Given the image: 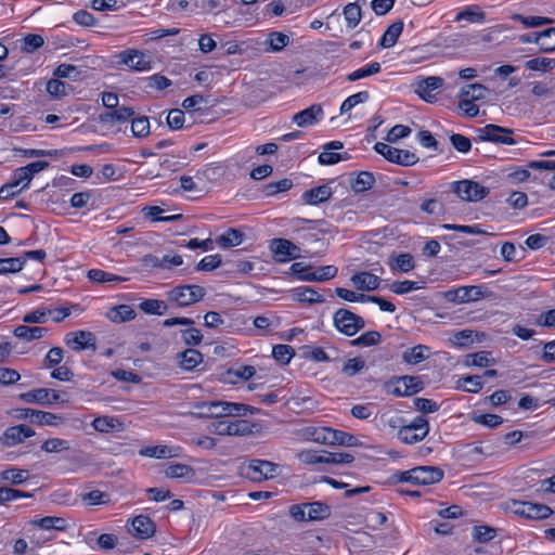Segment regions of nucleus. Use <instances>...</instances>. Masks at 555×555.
I'll return each instance as SVG.
<instances>
[{
	"instance_id": "17",
	"label": "nucleus",
	"mask_w": 555,
	"mask_h": 555,
	"mask_svg": "<svg viewBox=\"0 0 555 555\" xmlns=\"http://www.w3.org/2000/svg\"><path fill=\"white\" fill-rule=\"evenodd\" d=\"M324 118V111L321 104H312L309 107L296 113L293 122L298 127H309L318 124Z\"/></svg>"
},
{
	"instance_id": "19",
	"label": "nucleus",
	"mask_w": 555,
	"mask_h": 555,
	"mask_svg": "<svg viewBox=\"0 0 555 555\" xmlns=\"http://www.w3.org/2000/svg\"><path fill=\"white\" fill-rule=\"evenodd\" d=\"M344 143L340 141H332L324 145L323 152L319 155V163L321 165H335L340 160H348L350 155L347 152L336 153L335 151L341 150Z\"/></svg>"
},
{
	"instance_id": "23",
	"label": "nucleus",
	"mask_w": 555,
	"mask_h": 555,
	"mask_svg": "<svg viewBox=\"0 0 555 555\" xmlns=\"http://www.w3.org/2000/svg\"><path fill=\"white\" fill-rule=\"evenodd\" d=\"M350 281L358 291H375L379 287L380 279L367 271L356 273Z\"/></svg>"
},
{
	"instance_id": "47",
	"label": "nucleus",
	"mask_w": 555,
	"mask_h": 555,
	"mask_svg": "<svg viewBox=\"0 0 555 555\" xmlns=\"http://www.w3.org/2000/svg\"><path fill=\"white\" fill-rule=\"evenodd\" d=\"M254 424L247 420L228 421V436H246L253 434Z\"/></svg>"
},
{
	"instance_id": "15",
	"label": "nucleus",
	"mask_w": 555,
	"mask_h": 555,
	"mask_svg": "<svg viewBox=\"0 0 555 555\" xmlns=\"http://www.w3.org/2000/svg\"><path fill=\"white\" fill-rule=\"evenodd\" d=\"M486 296L482 286H461L444 293V298L449 302H469L477 301Z\"/></svg>"
},
{
	"instance_id": "51",
	"label": "nucleus",
	"mask_w": 555,
	"mask_h": 555,
	"mask_svg": "<svg viewBox=\"0 0 555 555\" xmlns=\"http://www.w3.org/2000/svg\"><path fill=\"white\" fill-rule=\"evenodd\" d=\"M131 132L135 138H145L150 134V121L146 116L132 117Z\"/></svg>"
},
{
	"instance_id": "22",
	"label": "nucleus",
	"mask_w": 555,
	"mask_h": 555,
	"mask_svg": "<svg viewBox=\"0 0 555 555\" xmlns=\"http://www.w3.org/2000/svg\"><path fill=\"white\" fill-rule=\"evenodd\" d=\"M119 63L128 66L131 69L139 72L150 68V61L145 59V54L138 50H128L119 54Z\"/></svg>"
},
{
	"instance_id": "12",
	"label": "nucleus",
	"mask_w": 555,
	"mask_h": 555,
	"mask_svg": "<svg viewBox=\"0 0 555 555\" xmlns=\"http://www.w3.org/2000/svg\"><path fill=\"white\" fill-rule=\"evenodd\" d=\"M35 436V430L24 424L8 427L0 436V446L12 448Z\"/></svg>"
},
{
	"instance_id": "42",
	"label": "nucleus",
	"mask_w": 555,
	"mask_h": 555,
	"mask_svg": "<svg viewBox=\"0 0 555 555\" xmlns=\"http://www.w3.org/2000/svg\"><path fill=\"white\" fill-rule=\"evenodd\" d=\"M18 398L27 403H39L47 404L50 400V389L47 388H37L27 392H23L18 396Z\"/></svg>"
},
{
	"instance_id": "9",
	"label": "nucleus",
	"mask_w": 555,
	"mask_h": 555,
	"mask_svg": "<svg viewBox=\"0 0 555 555\" xmlns=\"http://www.w3.org/2000/svg\"><path fill=\"white\" fill-rule=\"evenodd\" d=\"M512 134V129L493 124H489L483 128L478 129V139L480 141H490L499 144H516V140L513 139Z\"/></svg>"
},
{
	"instance_id": "28",
	"label": "nucleus",
	"mask_w": 555,
	"mask_h": 555,
	"mask_svg": "<svg viewBox=\"0 0 555 555\" xmlns=\"http://www.w3.org/2000/svg\"><path fill=\"white\" fill-rule=\"evenodd\" d=\"M165 476L172 479L192 480L195 477V469L186 464L176 463L170 464L165 469Z\"/></svg>"
},
{
	"instance_id": "11",
	"label": "nucleus",
	"mask_w": 555,
	"mask_h": 555,
	"mask_svg": "<svg viewBox=\"0 0 555 555\" xmlns=\"http://www.w3.org/2000/svg\"><path fill=\"white\" fill-rule=\"evenodd\" d=\"M521 43H539L540 52H555V27L519 36Z\"/></svg>"
},
{
	"instance_id": "37",
	"label": "nucleus",
	"mask_w": 555,
	"mask_h": 555,
	"mask_svg": "<svg viewBox=\"0 0 555 555\" xmlns=\"http://www.w3.org/2000/svg\"><path fill=\"white\" fill-rule=\"evenodd\" d=\"M389 267L391 270H398L404 273L410 272L415 268L414 257L409 253L392 256L389 261Z\"/></svg>"
},
{
	"instance_id": "40",
	"label": "nucleus",
	"mask_w": 555,
	"mask_h": 555,
	"mask_svg": "<svg viewBox=\"0 0 555 555\" xmlns=\"http://www.w3.org/2000/svg\"><path fill=\"white\" fill-rule=\"evenodd\" d=\"M139 309L146 314L163 315L168 311V305L159 299H145L139 304Z\"/></svg>"
},
{
	"instance_id": "60",
	"label": "nucleus",
	"mask_w": 555,
	"mask_h": 555,
	"mask_svg": "<svg viewBox=\"0 0 555 555\" xmlns=\"http://www.w3.org/2000/svg\"><path fill=\"white\" fill-rule=\"evenodd\" d=\"M496 535V530L489 526H475L473 528V538L479 543H487L493 540Z\"/></svg>"
},
{
	"instance_id": "34",
	"label": "nucleus",
	"mask_w": 555,
	"mask_h": 555,
	"mask_svg": "<svg viewBox=\"0 0 555 555\" xmlns=\"http://www.w3.org/2000/svg\"><path fill=\"white\" fill-rule=\"evenodd\" d=\"M403 30V22L396 21L389 25L380 38L379 46L382 48H391L396 44L399 36Z\"/></svg>"
},
{
	"instance_id": "13",
	"label": "nucleus",
	"mask_w": 555,
	"mask_h": 555,
	"mask_svg": "<svg viewBox=\"0 0 555 555\" xmlns=\"http://www.w3.org/2000/svg\"><path fill=\"white\" fill-rule=\"evenodd\" d=\"M279 470V465L263 460H251L245 467V475L254 480L273 478Z\"/></svg>"
},
{
	"instance_id": "43",
	"label": "nucleus",
	"mask_w": 555,
	"mask_h": 555,
	"mask_svg": "<svg viewBox=\"0 0 555 555\" xmlns=\"http://www.w3.org/2000/svg\"><path fill=\"white\" fill-rule=\"evenodd\" d=\"M474 337L480 341L479 333L474 332L473 330H462L455 332L450 338V343L456 347H468L474 343Z\"/></svg>"
},
{
	"instance_id": "41",
	"label": "nucleus",
	"mask_w": 555,
	"mask_h": 555,
	"mask_svg": "<svg viewBox=\"0 0 555 555\" xmlns=\"http://www.w3.org/2000/svg\"><path fill=\"white\" fill-rule=\"evenodd\" d=\"M338 273V269L335 266H324L319 269V271L309 273L308 275L302 276L306 282H325L334 279Z\"/></svg>"
},
{
	"instance_id": "27",
	"label": "nucleus",
	"mask_w": 555,
	"mask_h": 555,
	"mask_svg": "<svg viewBox=\"0 0 555 555\" xmlns=\"http://www.w3.org/2000/svg\"><path fill=\"white\" fill-rule=\"evenodd\" d=\"M179 365L185 371H193L203 362V354L193 348H189L178 353Z\"/></svg>"
},
{
	"instance_id": "16",
	"label": "nucleus",
	"mask_w": 555,
	"mask_h": 555,
	"mask_svg": "<svg viewBox=\"0 0 555 555\" xmlns=\"http://www.w3.org/2000/svg\"><path fill=\"white\" fill-rule=\"evenodd\" d=\"M95 335L89 331H75L65 335V344L74 351L96 350Z\"/></svg>"
},
{
	"instance_id": "25",
	"label": "nucleus",
	"mask_w": 555,
	"mask_h": 555,
	"mask_svg": "<svg viewBox=\"0 0 555 555\" xmlns=\"http://www.w3.org/2000/svg\"><path fill=\"white\" fill-rule=\"evenodd\" d=\"M430 356V348L425 345H416L412 348H408L402 353V360L406 364L416 365L427 360Z\"/></svg>"
},
{
	"instance_id": "10",
	"label": "nucleus",
	"mask_w": 555,
	"mask_h": 555,
	"mask_svg": "<svg viewBox=\"0 0 555 555\" xmlns=\"http://www.w3.org/2000/svg\"><path fill=\"white\" fill-rule=\"evenodd\" d=\"M270 249L276 262L284 263L300 257V248L286 238H273Z\"/></svg>"
},
{
	"instance_id": "4",
	"label": "nucleus",
	"mask_w": 555,
	"mask_h": 555,
	"mask_svg": "<svg viewBox=\"0 0 555 555\" xmlns=\"http://www.w3.org/2000/svg\"><path fill=\"white\" fill-rule=\"evenodd\" d=\"M424 385L418 376H399L385 382L383 389L386 393L396 397H410L422 391Z\"/></svg>"
},
{
	"instance_id": "61",
	"label": "nucleus",
	"mask_w": 555,
	"mask_h": 555,
	"mask_svg": "<svg viewBox=\"0 0 555 555\" xmlns=\"http://www.w3.org/2000/svg\"><path fill=\"white\" fill-rule=\"evenodd\" d=\"M525 67L531 70H550L555 67V60L547 57H535L525 62Z\"/></svg>"
},
{
	"instance_id": "62",
	"label": "nucleus",
	"mask_w": 555,
	"mask_h": 555,
	"mask_svg": "<svg viewBox=\"0 0 555 555\" xmlns=\"http://www.w3.org/2000/svg\"><path fill=\"white\" fill-rule=\"evenodd\" d=\"M370 95L367 91H360L348 96L340 106V114H345L360 103H364L369 100Z\"/></svg>"
},
{
	"instance_id": "6",
	"label": "nucleus",
	"mask_w": 555,
	"mask_h": 555,
	"mask_svg": "<svg viewBox=\"0 0 555 555\" xmlns=\"http://www.w3.org/2000/svg\"><path fill=\"white\" fill-rule=\"evenodd\" d=\"M333 322L336 330L347 336H354L365 326L362 317L348 309H338L333 315Z\"/></svg>"
},
{
	"instance_id": "55",
	"label": "nucleus",
	"mask_w": 555,
	"mask_h": 555,
	"mask_svg": "<svg viewBox=\"0 0 555 555\" xmlns=\"http://www.w3.org/2000/svg\"><path fill=\"white\" fill-rule=\"evenodd\" d=\"M294 356L295 350L289 345H275L272 349V357L281 364H288Z\"/></svg>"
},
{
	"instance_id": "38",
	"label": "nucleus",
	"mask_w": 555,
	"mask_h": 555,
	"mask_svg": "<svg viewBox=\"0 0 555 555\" xmlns=\"http://www.w3.org/2000/svg\"><path fill=\"white\" fill-rule=\"evenodd\" d=\"M375 177L372 172L361 171L357 178L350 181L351 189L354 193H362L373 188Z\"/></svg>"
},
{
	"instance_id": "52",
	"label": "nucleus",
	"mask_w": 555,
	"mask_h": 555,
	"mask_svg": "<svg viewBox=\"0 0 555 555\" xmlns=\"http://www.w3.org/2000/svg\"><path fill=\"white\" fill-rule=\"evenodd\" d=\"M69 449V441L61 438H50L41 444V450L46 453H60Z\"/></svg>"
},
{
	"instance_id": "5",
	"label": "nucleus",
	"mask_w": 555,
	"mask_h": 555,
	"mask_svg": "<svg viewBox=\"0 0 555 555\" xmlns=\"http://www.w3.org/2000/svg\"><path fill=\"white\" fill-rule=\"evenodd\" d=\"M429 429L428 421L424 416H416L410 424L399 428L397 437L402 443L414 444L425 439Z\"/></svg>"
},
{
	"instance_id": "8",
	"label": "nucleus",
	"mask_w": 555,
	"mask_h": 555,
	"mask_svg": "<svg viewBox=\"0 0 555 555\" xmlns=\"http://www.w3.org/2000/svg\"><path fill=\"white\" fill-rule=\"evenodd\" d=\"M452 191L466 202H478L489 194V189L472 180L456 181L451 184Z\"/></svg>"
},
{
	"instance_id": "20",
	"label": "nucleus",
	"mask_w": 555,
	"mask_h": 555,
	"mask_svg": "<svg viewBox=\"0 0 555 555\" xmlns=\"http://www.w3.org/2000/svg\"><path fill=\"white\" fill-rule=\"evenodd\" d=\"M131 533L140 540L150 539L156 532L155 522L149 516L145 515H138L133 517L131 520Z\"/></svg>"
},
{
	"instance_id": "53",
	"label": "nucleus",
	"mask_w": 555,
	"mask_h": 555,
	"mask_svg": "<svg viewBox=\"0 0 555 555\" xmlns=\"http://www.w3.org/2000/svg\"><path fill=\"white\" fill-rule=\"evenodd\" d=\"M88 278H89L90 281H92L94 283L124 282V281L127 280L126 278L108 273V272H106L104 270H101V269H91V270H89L88 271Z\"/></svg>"
},
{
	"instance_id": "44",
	"label": "nucleus",
	"mask_w": 555,
	"mask_h": 555,
	"mask_svg": "<svg viewBox=\"0 0 555 555\" xmlns=\"http://www.w3.org/2000/svg\"><path fill=\"white\" fill-rule=\"evenodd\" d=\"M139 454L155 459H169L177 455V453H173V449L168 446L145 447L139 451Z\"/></svg>"
},
{
	"instance_id": "3",
	"label": "nucleus",
	"mask_w": 555,
	"mask_h": 555,
	"mask_svg": "<svg viewBox=\"0 0 555 555\" xmlns=\"http://www.w3.org/2000/svg\"><path fill=\"white\" fill-rule=\"evenodd\" d=\"M206 295L203 286L189 284L178 285L167 292V300L180 308H185L201 301Z\"/></svg>"
},
{
	"instance_id": "35",
	"label": "nucleus",
	"mask_w": 555,
	"mask_h": 555,
	"mask_svg": "<svg viewBox=\"0 0 555 555\" xmlns=\"http://www.w3.org/2000/svg\"><path fill=\"white\" fill-rule=\"evenodd\" d=\"M293 296L296 300L309 305L321 304L324 301L323 296L314 288L309 286L295 288L293 291Z\"/></svg>"
},
{
	"instance_id": "14",
	"label": "nucleus",
	"mask_w": 555,
	"mask_h": 555,
	"mask_svg": "<svg viewBox=\"0 0 555 555\" xmlns=\"http://www.w3.org/2000/svg\"><path fill=\"white\" fill-rule=\"evenodd\" d=\"M513 506L516 515L533 520L545 519L553 513L547 505L532 502H514Z\"/></svg>"
},
{
	"instance_id": "36",
	"label": "nucleus",
	"mask_w": 555,
	"mask_h": 555,
	"mask_svg": "<svg viewBox=\"0 0 555 555\" xmlns=\"http://www.w3.org/2000/svg\"><path fill=\"white\" fill-rule=\"evenodd\" d=\"M244 240V233L236 229H229L225 233L216 238V243L221 248L238 246Z\"/></svg>"
},
{
	"instance_id": "59",
	"label": "nucleus",
	"mask_w": 555,
	"mask_h": 555,
	"mask_svg": "<svg viewBox=\"0 0 555 555\" xmlns=\"http://www.w3.org/2000/svg\"><path fill=\"white\" fill-rule=\"evenodd\" d=\"M382 339V335L377 331H367L358 338L351 340L352 346L370 347L377 345Z\"/></svg>"
},
{
	"instance_id": "29",
	"label": "nucleus",
	"mask_w": 555,
	"mask_h": 555,
	"mask_svg": "<svg viewBox=\"0 0 555 555\" xmlns=\"http://www.w3.org/2000/svg\"><path fill=\"white\" fill-rule=\"evenodd\" d=\"M48 330L46 327L39 326H27V325H18L14 328L13 334L18 339L25 341H33L42 338Z\"/></svg>"
},
{
	"instance_id": "46",
	"label": "nucleus",
	"mask_w": 555,
	"mask_h": 555,
	"mask_svg": "<svg viewBox=\"0 0 555 555\" xmlns=\"http://www.w3.org/2000/svg\"><path fill=\"white\" fill-rule=\"evenodd\" d=\"M33 414V423L40 426H57L63 422V417L51 412L35 410Z\"/></svg>"
},
{
	"instance_id": "32",
	"label": "nucleus",
	"mask_w": 555,
	"mask_h": 555,
	"mask_svg": "<svg viewBox=\"0 0 555 555\" xmlns=\"http://www.w3.org/2000/svg\"><path fill=\"white\" fill-rule=\"evenodd\" d=\"M28 470L11 467L0 472V482L18 486L28 479Z\"/></svg>"
},
{
	"instance_id": "18",
	"label": "nucleus",
	"mask_w": 555,
	"mask_h": 555,
	"mask_svg": "<svg viewBox=\"0 0 555 555\" xmlns=\"http://www.w3.org/2000/svg\"><path fill=\"white\" fill-rule=\"evenodd\" d=\"M412 475H415L413 476L415 478V486H428L439 482L443 478L444 473L437 466H417L414 467Z\"/></svg>"
},
{
	"instance_id": "56",
	"label": "nucleus",
	"mask_w": 555,
	"mask_h": 555,
	"mask_svg": "<svg viewBox=\"0 0 555 555\" xmlns=\"http://www.w3.org/2000/svg\"><path fill=\"white\" fill-rule=\"evenodd\" d=\"M56 78H69L74 81L78 80L81 76V70L72 64H60L53 72Z\"/></svg>"
},
{
	"instance_id": "21",
	"label": "nucleus",
	"mask_w": 555,
	"mask_h": 555,
	"mask_svg": "<svg viewBox=\"0 0 555 555\" xmlns=\"http://www.w3.org/2000/svg\"><path fill=\"white\" fill-rule=\"evenodd\" d=\"M135 115V112L132 107L129 106H118L113 108L112 111L102 113L99 115V120L104 125H115L120 122H126L130 120Z\"/></svg>"
},
{
	"instance_id": "48",
	"label": "nucleus",
	"mask_w": 555,
	"mask_h": 555,
	"mask_svg": "<svg viewBox=\"0 0 555 555\" xmlns=\"http://www.w3.org/2000/svg\"><path fill=\"white\" fill-rule=\"evenodd\" d=\"M81 501L88 506L106 505L111 503V496L106 492L92 490L90 492L82 493Z\"/></svg>"
},
{
	"instance_id": "45",
	"label": "nucleus",
	"mask_w": 555,
	"mask_h": 555,
	"mask_svg": "<svg viewBox=\"0 0 555 555\" xmlns=\"http://www.w3.org/2000/svg\"><path fill=\"white\" fill-rule=\"evenodd\" d=\"M512 20L520 22L525 28H535L543 25H550L554 23L553 18L545 16H524L515 13L512 15Z\"/></svg>"
},
{
	"instance_id": "2",
	"label": "nucleus",
	"mask_w": 555,
	"mask_h": 555,
	"mask_svg": "<svg viewBox=\"0 0 555 555\" xmlns=\"http://www.w3.org/2000/svg\"><path fill=\"white\" fill-rule=\"evenodd\" d=\"M288 513L294 520L299 522L321 521L331 516L332 508L326 503L314 501L293 504L289 506Z\"/></svg>"
},
{
	"instance_id": "57",
	"label": "nucleus",
	"mask_w": 555,
	"mask_h": 555,
	"mask_svg": "<svg viewBox=\"0 0 555 555\" xmlns=\"http://www.w3.org/2000/svg\"><path fill=\"white\" fill-rule=\"evenodd\" d=\"M24 267V259L17 257L0 258V274L16 273Z\"/></svg>"
},
{
	"instance_id": "1",
	"label": "nucleus",
	"mask_w": 555,
	"mask_h": 555,
	"mask_svg": "<svg viewBox=\"0 0 555 555\" xmlns=\"http://www.w3.org/2000/svg\"><path fill=\"white\" fill-rule=\"evenodd\" d=\"M196 408L199 410L196 415L205 418L240 417L247 415L248 412L254 413V408L247 404L222 400L199 402Z\"/></svg>"
},
{
	"instance_id": "33",
	"label": "nucleus",
	"mask_w": 555,
	"mask_h": 555,
	"mask_svg": "<svg viewBox=\"0 0 555 555\" xmlns=\"http://www.w3.org/2000/svg\"><path fill=\"white\" fill-rule=\"evenodd\" d=\"M306 435L313 442L333 446V428L331 427H309Z\"/></svg>"
},
{
	"instance_id": "64",
	"label": "nucleus",
	"mask_w": 555,
	"mask_h": 555,
	"mask_svg": "<svg viewBox=\"0 0 555 555\" xmlns=\"http://www.w3.org/2000/svg\"><path fill=\"white\" fill-rule=\"evenodd\" d=\"M60 79H50L46 86L47 92L54 99H61L67 94L68 85Z\"/></svg>"
},
{
	"instance_id": "30",
	"label": "nucleus",
	"mask_w": 555,
	"mask_h": 555,
	"mask_svg": "<svg viewBox=\"0 0 555 555\" xmlns=\"http://www.w3.org/2000/svg\"><path fill=\"white\" fill-rule=\"evenodd\" d=\"M137 313L129 305H119L111 308L106 317L114 323H124L135 318Z\"/></svg>"
},
{
	"instance_id": "58",
	"label": "nucleus",
	"mask_w": 555,
	"mask_h": 555,
	"mask_svg": "<svg viewBox=\"0 0 555 555\" xmlns=\"http://www.w3.org/2000/svg\"><path fill=\"white\" fill-rule=\"evenodd\" d=\"M323 453V464H349L353 462L354 456L346 452H326Z\"/></svg>"
},
{
	"instance_id": "63",
	"label": "nucleus",
	"mask_w": 555,
	"mask_h": 555,
	"mask_svg": "<svg viewBox=\"0 0 555 555\" xmlns=\"http://www.w3.org/2000/svg\"><path fill=\"white\" fill-rule=\"evenodd\" d=\"M494 363V359H490V352L488 351H478L466 357V364L486 367L490 364Z\"/></svg>"
},
{
	"instance_id": "26",
	"label": "nucleus",
	"mask_w": 555,
	"mask_h": 555,
	"mask_svg": "<svg viewBox=\"0 0 555 555\" xmlns=\"http://www.w3.org/2000/svg\"><path fill=\"white\" fill-rule=\"evenodd\" d=\"M442 85V78L436 76L427 77L418 83L417 93L423 100L431 102L434 98L431 92L441 88Z\"/></svg>"
},
{
	"instance_id": "50",
	"label": "nucleus",
	"mask_w": 555,
	"mask_h": 555,
	"mask_svg": "<svg viewBox=\"0 0 555 555\" xmlns=\"http://www.w3.org/2000/svg\"><path fill=\"white\" fill-rule=\"evenodd\" d=\"M344 16L347 23V27L354 28L358 26L362 18L361 8L357 3H348L344 8Z\"/></svg>"
},
{
	"instance_id": "39",
	"label": "nucleus",
	"mask_w": 555,
	"mask_h": 555,
	"mask_svg": "<svg viewBox=\"0 0 555 555\" xmlns=\"http://www.w3.org/2000/svg\"><path fill=\"white\" fill-rule=\"evenodd\" d=\"M33 525L43 529V530H57V531H64L67 528V521L66 519L62 517H55V516H46L40 519L33 520Z\"/></svg>"
},
{
	"instance_id": "49",
	"label": "nucleus",
	"mask_w": 555,
	"mask_h": 555,
	"mask_svg": "<svg viewBox=\"0 0 555 555\" xmlns=\"http://www.w3.org/2000/svg\"><path fill=\"white\" fill-rule=\"evenodd\" d=\"M365 367V360L362 357H354L351 359H348L343 367L341 373L346 375L347 377H353L357 374L361 373L363 369Z\"/></svg>"
},
{
	"instance_id": "24",
	"label": "nucleus",
	"mask_w": 555,
	"mask_h": 555,
	"mask_svg": "<svg viewBox=\"0 0 555 555\" xmlns=\"http://www.w3.org/2000/svg\"><path fill=\"white\" fill-rule=\"evenodd\" d=\"M332 189L324 184L305 191L301 195V198L308 205H319L327 202L332 197Z\"/></svg>"
},
{
	"instance_id": "7",
	"label": "nucleus",
	"mask_w": 555,
	"mask_h": 555,
	"mask_svg": "<svg viewBox=\"0 0 555 555\" xmlns=\"http://www.w3.org/2000/svg\"><path fill=\"white\" fill-rule=\"evenodd\" d=\"M374 150L388 162L400 166L410 167L418 162V157L415 153L408 150L397 149L383 142H377L374 145Z\"/></svg>"
},
{
	"instance_id": "54",
	"label": "nucleus",
	"mask_w": 555,
	"mask_h": 555,
	"mask_svg": "<svg viewBox=\"0 0 555 555\" xmlns=\"http://www.w3.org/2000/svg\"><path fill=\"white\" fill-rule=\"evenodd\" d=\"M487 88L481 83L467 85L461 90V98L478 101L486 98Z\"/></svg>"
},
{
	"instance_id": "31",
	"label": "nucleus",
	"mask_w": 555,
	"mask_h": 555,
	"mask_svg": "<svg viewBox=\"0 0 555 555\" xmlns=\"http://www.w3.org/2000/svg\"><path fill=\"white\" fill-rule=\"evenodd\" d=\"M454 21H467L472 24H480L486 21V13L478 5H467L456 14Z\"/></svg>"
}]
</instances>
